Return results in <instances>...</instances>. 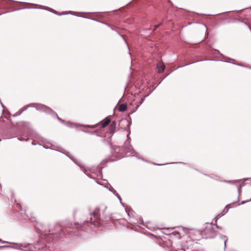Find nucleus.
I'll return each mask as SVG.
<instances>
[{"label": "nucleus", "mask_w": 251, "mask_h": 251, "mask_svg": "<svg viewBox=\"0 0 251 251\" xmlns=\"http://www.w3.org/2000/svg\"><path fill=\"white\" fill-rule=\"evenodd\" d=\"M106 209V207L103 205L96 207L90 214V220L85 222L87 223H92L97 227L103 226L105 224L104 222L109 219V217L105 213Z\"/></svg>", "instance_id": "obj_1"}, {"label": "nucleus", "mask_w": 251, "mask_h": 251, "mask_svg": "<svg viewBox=\"0 0 251 251\" xmlns=\"http://www.w3.org/2000/svg\"><path fill=\"white\" fill-rule=\"evenodd\" d=\"M127 140L125 142L123 146L121 147L116 146L113 148L116 151H118L119 153V156H128L134 155V151H133V148L130 145L129 135H127Z\"/></svg>", "instance_id": "obj_2"}, {"label": "nucleus", "mask_w": 251, "mask_h": 251, "mask_svg": "<svg viewBox=\"0 0 251 251\" xmlns=\"http://www.w3.org/2000/svg\"><path fill=\"white\" fill-rule=\"evenodd\" d=\"M29 107H35V108H36V109L37 110L41 111H43V110H47L48 111H51V109L50 107H47L45 105H43L42 104H39V103H30V104L26 105L24 108H23L22 109H21L22 110L21 112L26 110L27 109V108Z\"/></svg>", "instance_id": "obj_3"}, {"label": "nucleus", "mask_w": 251, "mask_h": 251, "mask_svg": "<svg viewBox=\"0 0 251 251\" xmlns=\"http://www.w3.org/2000/svg\"><path fill=\"white\" fill-rule=\"evenodd\" d=\"M16 215H17V216L19 217H23V220H26V219L24 218V217H27L32 222H36L35 217L32 216H29L26 214H25L24 215H23V213L20 211H19L16 214Z\"/></svg>", "instance_id": "obj_4"}, {"label": "nucleus", "mask_w": 251, "mask_h": 251, "mask_svg": "<svg viewBox=\"0 0 251 251\" xmlns=\"http://www.w3.org/2000/svg\"><path fill=\"white\" fill-rule=\"evenodd\" d=\"M107 188L109 189L110 191L112 192V193L116 196L117 198L119 199V200L120 201V203L123 205L122 202V198L121 196L119 195V194L116 192V191L112 187V186L110 184H108V186L106 187Z\"/></svg>", "instance_id": "obj_5"}, {"label": "nucleus", "mask_w": 251, "mask_h": 251, "mask_svg": "<svg viewBox=\"0 0 251 251\" xmlns=\"http://www.w3.org/2000/svg\"><path fill=\"white\" fill-rule=\"evenodd\" d=\"M43 112H46L47 113H48V114H51V115H52L53 116H56L57 117V119L59 121H61V122H62L63 123H65V121L64 120H62L61 118H60L58 116L57 114L54 111H53L51 109V111H48V110H43Z\"/></svg>", "instance_id": "obj_6"}, {"label": "nucleus", "mask_w": 251, "mask_h": 251, "mask_svg": "<svg viewBox=\"0 0 251 251\" xmlns=\"http://www.w3.org/2000/svg\"><path fill=\"white\" fill-rule=\"evenodd\" d=\"M36 227L40 231L43 232L45 233H46L47 232L50 231V229H49L47 227H46V228H44L43 227V226L41 224H39L37 225Z\"/></svg>", "instance_id": "obj_7"}, {"label": "nucleus", "mask_w": 251, "mask_h": 251, "mask_svg": "<svg viewBox=\"0 0 251 251\" xmlns=\"http://www.w3.org/2000/svg\"><path fill=\"white\" fill-rule=\"evenodd\" d=\"M65 153L68 157H69L71 159H72L75 164H77L80 167H83V166L82 165V164H81L80 163H78L76 161V160H75V159L69 152H66Z\"/></svg>", "instance_id": "obj_8"}, {"label": "nucleus", "mask_w": 251, "mask_h": 251, "mask_svg": "<svg viewBox=\"0 0 251 251\" xmlns=\"http://www.w3.org/2000/svg\"><path fill=\"white\" fill-rule=\"evenodd\" d=\"M110 122V119L108 117L105 118L101 122V126L102 127H105Z\"/></svg>", "instance_id": "obj_9"}, {"label": "nucleus", "mask_w": 251, "mask_h": 251, "mask_svg": "<svg viewBox=\"0 0 251 251\" xmlns=\"http://www.w3.org/2000/svg\"><path fill=\"white\" fill-rule=\"evenodd\" d=\"M116 125H117V123L115 121H113L111 123V124L110 125V133L111 134H112V133L113 134L115 130H116Z\"/></svg>", "instance_id": "obj_10"}, {"label": "nucleus", "mask_w": 251, "mask_h": 251, "mask_svg": "<svg viewBox=\"0 0 251 251\" xmlns=\"http://www.w3.org/2000/svg\"><path fill=\"white\" fill-rule=\"evenodd\" d=\"M157 68L158 69V72L162 73L164 71L165 66L163 64L159 63H158L157 65Z\"/></svg>", "instance_id": "obj_11"}, {"label": "nucleus", "mask_w": 251, "mask_h": 251, "mask_svg": "<svg viewBox=\"0 0 251 251\" xmlns=\"http://www.w3.org/2000/svg\"><path fill=\"white\" fill-rule=\"evenodd\" d=\"M127 109V106L125 104H121L119 107V110L121 112H124Z\"/></svg>", "instance_id": "obj_12"}, {"label": "nucleus", "mask_w": 251, "mask_h": 251, "mask_svg": "<svg viewBox=\"0 0 251 251\" xmlns=\"http://www.w3.org/2000/svg\"><path fill=\"white\" fill-rule=\"evenodd\" d=\"M10 247H11L10 248L21 250L22 247H23V246L21 244H18L14 243V245L13 246L10 245Z\"/></svg>", "instance_id": "obj_13"}, {"label": "nucleus", "mask_w": 251, "mask_h": 251, "mask_svg": "<svg viewBox=\"0 0 251 251\" xmlns=\"http://www.w3.org/2000/svg\"><path fill=\"white\" fill-rule=\"evenodd\" d=\"M64 123L67 126L69 127H74L75 126V125L71 122H65Z\"/></svg>", "instance_id": "obj_14"}, {"label": "nucleus", "mask_w": 251, "mask_h": 251, "mask_svg": "<svg viewBox=\"0 0 251 251\" xmlns=\"http://www.w3.org/2000/svg\"><path fill=\"white\" fill-rule=\"evenodd\" d=\"M221 237L224 240L225 248L226 247V242L227 240V238L226 236L221 235Z\"/></svg>", "instance_id": "obj_15"}, {"label": "nucleus", "mask_w": 251, "mask_h": 251, "mask_svg": "<svg viewBox=\"0 0 251 251\" xmlns=\"http://www.w3.org/2000/svg\"><path fill=\"white\" fill-rule=\"evenodd\" d=\"M137 221V223L138 224H143V220L142 219L139 218V219H137L136 220Z\"/></svg>", "instance_id": "obj_16"}, {"label": "nucleus", "mask_w": 251, "mask_h": 251, "mask_svg": "<svg viewBox=\"0 0 251 251\" xmlns=\"http://www.w3.org/2000/svg\"><path fill=\"white\" fill-rule=\"evenodd\" d=\"M11 248L10 245H3L0 246V250L1 249H4L7 248Z\"/></svg>", "instance_id": "obj_17"}, {"label": "nucleus", "mask_w": 251, "mask_h": 251, "mask_svg": "<svg viewBox=\"0 0 251 251\" xmlns=\"http://www.w3.org/2000/svg\"><path fill=\"white\" fill-rule=\"evenodd\" d=\"M214 236H215V234L214 232H212V233H211L210 235H208L207 237L212 238H214Z\"/></svg>", "instance_id": "obj_18"}, {"label": "nucleus", "mask_w": 251, "mask_h": 251, "mask_svg": "<svg viewBox=\"0 0 251 251\" xmlns=\"http://www.w3.org/2000/svg\"><path fill=\"white\" fill-rule=\"evenodd\" d=\"M80 126H83V127H84V126L89 127H91L92 128H95L96 127L95 126H84V125H80Z\"/></svg>", "instance_id": "obj_19"}, {"label": "nucleus", "mask_w": 251, "mask_h": 251, "mask_svg": "<svg viewBox=\"0 0 251 251\" xmlns=\"http://www.w3.org/2000/svg\"><path fill=\"white\" fill-rule=\"evenodd\" d=\"M161 24L160 23V24H158V25H154V26H153V30L154 31V30H156V29H157V28L158 27V26H159Z\"/></svg>", "instance_id": "obj_20"}, {"label": "nucleus", "mask_w": 251, "mask_h": 251, "mask_svg": "<svg viewBox=\"0 0 251 251\" xmlns=\"http://www.w3.org/2000/svg\"><path fill=\"white\" fill-rule=\"evenodd\" d=\"M0 243H9V244H12V243L11 242H7V241H3L1 239H0Z\"/></svg>", "instance_id": "obj_21"}, {"label": "nucleus", "mask_w": 251, "mask_h": 251, "mask_svg": "<svg viewBox=\"0 0 251 251\" xmlns=\"http://www.w3.org/2000/svg\"><path fill=\"white\" fill-rule=\"evenodd\" d=\"M126 213H127V215H128L129 216H130V214H132V213L133 212V211L132 210H128V211H126Z\"/></svg>", "instance_id": "obj_22"}, {"label": "nucleus", "mask_w": 251, "mask_h": 251, "mask_svg": "<svg viewBox=\"0 0 251 251\" xmlns=\"http://www.w3.org/2000/svg\"><path fill=\"white\" fill-rule=\"evenodd\" d=\"M44 9H46V10H49V11H50L51 12H53V10L52 9H50L48 7H46V8H44Z\"/></svg>", "instance_id": "obj_23"}, {"label": "nucleus", "mask_w": 251, "mask_h": 251, "mask_svg": "<svg viewBox=\"0 0 251 251\" xmlns=\"http://www.w3.org/2000/svg\"><path fill=\"white\" fill-rule=\"evenodd\" d=\"M73 14L72 13V12L71 11H70L69 13H59V14H57L58 15H63V14Z\"/></svg>", "instance_id": "obj_24"}, {"label": "nucleus", "mask_w": 251, "mask_h": 251, "mask_svg": "<svg viewBox=\"0 0 251 251\" xmlns=\"http://www.w3.org/2000/svg\"><path fill=\"white\" fill-rule=\"evenodd\" d=\"M209 228H206V229L205 230V234H208V233L209 232Z\"/></svg>", "instance_id": "obj_25"}, {"label": "nucleus", "mask_w": 251, "mask_h": 251, "mask_svg": "<svg viewBox=\"0 0 251 251\" xmlns=\"http://www.w3.org/2000/svg\"><path fill=\"white\" fill-rule=\"evenodd\" d=\"M17 206L19 208V209L21 211H22V207L21 206V205L19 203H17Z\"/></svg>", "instance_id": "obj_26"}, {"label": "nucleus", "mask_w": 251, "mask_h": 251, "mask_svg": "<svg viewBox=\"0 0 251 251\" xmlns=\"http://www.w3.org/2000/svg\"><path fill=\"white\" fill-rule=\"evenodd\" d=\"M177 163H179V164H185L184 163H183V162H173V163H171L170 164H177Z\"/></svg>", "instance_id": "obj_27"}, {"label": "nucleus", "mask_w": 251, "mask_h": 251, "mask_svg": "<svg viewBox=\"0 0 251 251\" xmlns=\"http://www.w3.org/2000/svg\"><path fill=\"white\" fill-rule=\"evenodd\" d=\"M143 101H144V99H143V98H142V99L140 101V104H142V102H143Z\"/></svg>", "instance_id": "obj_28"}, {"label": "nucleus", "mask_w": 251, "mask_h": 251, "mask_svg": "<svg viewBox=\"0 0 251 251\" xmlns=\"http://www.w3.org/2000/svg\"><path fill=\"white\" fill-rule=\"evenodd\" d=\"M50 234L53 235L54 237V236H55V233H54V232H51V233H50Z\"/></svg>", "instance_id": "obj_29"}, {"label": "nucleus", "mask_w": 251, "mask_h": 251, "mask_svg": "<svg viewBox=\"0 0 251 251\" xmlns=\"http://www.w3.org/2000/svg\"><path fill=\"white\" fill-rule=\"evenodd\" d=\"M216 226V227L218 228V229H221L219 226H218L217 225Z\"/></svg>", "instance_id": "obj_30"}, {"label": "nucleus", "mask_w": 251, "mask_h": 251, "mask_svg": "<svg viewBox=\"0 0 251 251\" xmlns=\"http://www.w3.org/2000/svg\"><path fill=\"white\" fill-rule=\"evenodd\" d=\"M240 188H241V186H240L239 188H238V192H240Z\"/></svg>", "instance_id": "obj_31"}, {"label": "nucleus", "mask_w": 251, "mask_h": 251, "mask_svg": "<svg viewBox=\"0 0 251 251\" xmlns=\"http://www.w3.org/2000/svg\"><path fill=\"white\" fill-rule=\"evenodd\" d=\"M153 164H154L155 165H158V166L161 165V164H156V163H153Z\"/></svg>", "instance_id": "obj_32"}, {"label": "nucleus", "mask_w": 251, "mask_h": 251, "mask_svg": "<svg viewBox=\"0 0 251 251\" xmlns=\"http://www.w3.org/2000/svg\"><path fill=\"white\" fill-rule=\"evenodd\" d=\"M56 227L59 229H60V227L58 225L56 226Z\"/></svg>", "instance_id": "obj_33"}, {"label": "nucleus", "mask_w": 251, "mask_h": 251, "mask_svg": "<svg viewBox=\"0 0 251 251\" xmlns=\"http://www.w3.org/2000/svg\"><path fill=\"white\" fill-rule=\"evenodd\" d=\"M226 182H228V183H232V181H227Z\"/></svg>", "instance_id": "obj_34"}, {"label": "nucleus", "mask_w": 251, "mask_h": 251, "mask_svg": "<svg viewBox=\"0 0 251 251\" xmlns=\"http://www.w3.org/2000/svg\"><path fill=\"white\" fill-rule=\"evenodd\" d=\"M237 65L241 66H244L243 65H241L240 64H237Z\"/></svg>", "instance_id": "obj_35"}, {"label": "nucleus", "mask_w": 251, "mask_h": 251, "mask_svg": "<svg viewBox=\"0 0 251 251\" xmlns=\"http://www.w3.org/2000/svg\"><path fill=\"white\" fill-rule=\"evenodd\" d=\"M96 182H97L98 184L101 185L100 183H99L98 181H96Z\"/></svg>", "instance_id": "obj_36"}, {"label": "nucleus", "mask_w": 251, "mask_h": 251, "mask_svg": "<svg viewBox=\"0 0 251 251\" xmlns=\"http://www.w3.org/2000/svg\"><path fill=\"white\" fill-rule=\"evenodd\" d=\"M227 207H229V205H227L226 206V208H227Z\"/></svg>", "instance_id": "obj_37"}, {"label": "nucleus", "mask_w": 251, "mask_h": 251, "mask_svg": "<svg viewBox=\"0 0 251 251\" xmlns=\"http://www.w3.org/2000/svg\"><path fill=\"white\" fill-rule=\"evenodd\" d=\"M181 251H185L184 249H181Z\"/></svg>", "instance_id": "obj_38"}, {"label": "nucleus", "mask_w": 251, "mask_h": 251, "mask_svg": "<svg viewBox=\"0 0 251 251\" xmlns=\"http://www.w3.org/2000/svg\"><path fill=\"white\" fill-rule=\"evenodd\" d=\"M245 202V201H243L241 203H244Z\"/></svg>", "instance_id": "obj_39"}, {"label": "nucleus", "mask_w": 251, "mask_h": 251, "mask_svg": "<svg viewBox=\"0 0 251 251\" xmlns=\"http://www.w3.org/2000/svg\"><path fill=\"white\" fill-rule=\"evenodd\" d=\"M0 103H1V104L2 106L3 107V105L2 104L1 102H0Z\"/></svg>", "instance_id": "obj_40"}, {"label": "nucleus", "mask_w": 251, "mask_h": 251, "mask_svg": "<svg viewBox=\"0 0 251 251\" xmlns=\"http://www.w3.org/2000/svg\"><path fill=\"white\" fill-rule=\"evenodd\" d=\"M139 107V105H137L136 107V109Z\"/></svg>", "instance_id": "obj_41"}]
</instances>
